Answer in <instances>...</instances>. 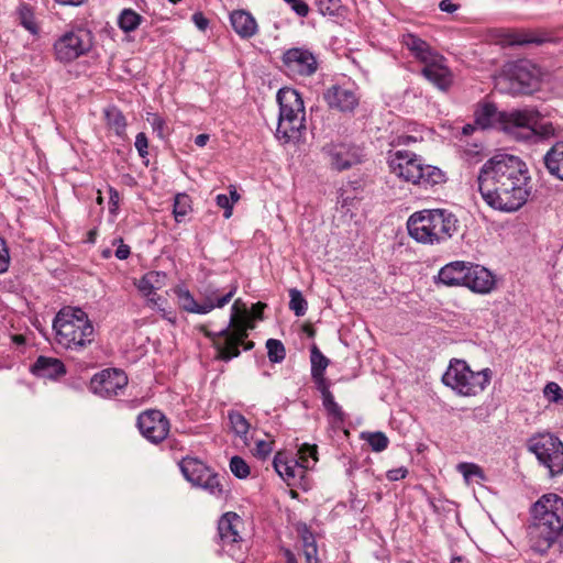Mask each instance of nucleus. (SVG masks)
<instances>
[{
  "instance_id": "1",
  "label": "nucleus",
  "mask_w": 563,
  "mask_h": 563,
  "mask_svg": "<svg viewBox=\"0 0 563 563\" xmlns=\"http://www.w3.org/2000/svg\"><path fill=\"white\" fill-rule=\"evenodd\" d=\"M477 185L487 206L506 213L523 207L532 190L527 164L520 157L506 153L496 154L483 164Z\"/></svg>"
},
{
  "instance_id": "2",
  "label": "nucleus",
  "mask_w": 563,
  "mask_h": 563,
  "mask_svg": "<svg viewBox=\"0 0 563 563\" xmlns=\"http://www.w3.org/2000/svg\"><path fill=\"white\" fill-rule=\"evenodd\" d=\"M531 517L528 529L531 549L545 553L563 529V498L556 494L541 496L531 509Z\"/></svg>"
},
{
  "instance_id": "3",
  "label": "nucleus",
  "mask_w": 563,
  "mask_h": 563,
  "mask_svg": "<svg viewBox=\"0 0 563 563\" xmlns=\"http://www.w3.org/2000/svg\"><path fill=\"white\" fill-rule=\"evenodd\" d=\"M56 343L65 350L81 352L93 341L95 328L88 314L77 307L62 308L53 320Z\"/></svg>"
},
{
  "instance_id": "4",
  "label": "nucleus",
  "mask_w": 563,
  "mask_h": 563,
  "mask_svg": "<svg viewBox=\"0 0 563 563\" xmlns=\"http://www.w3.org/2000/svg\"><path fill=\"white\" fill-rule=\"evenodd\" d=\"M457 219L444 209H424L412 213L407 221L409 235L422 244H439L457 231Z\"/></svg>"
},
{
  "instance_id": "5",
  "label": "nucleus",
  "mask_w": 563,
  "mask_h": 563,
  "mask_svg": "<svg viewBox=\"0 0 563 563\" xmlns=\"http://www.w3.org/2000/svg\"><path fill=\"white\" fill-rule=\"evenodd\" d=\"M241 299H236L231 309V317L228 327L217 333L206 332L211 338L213 345L218 352V358L230 361L240 355L239 345L243 344L245 351L252 350L254 343L252 341L244 342L247 336V330L253 329V323L249 319L246 309L239 310Z\"/></svg>"
},
{
  "instance_id": "6",
  "label": "nucleus",
  "mask_w": 563,
  "mask_h": 563,
  "mask_svg": "<svg viewBox=\"0 0 563 563\" xmlns=\"http://www.w3.org/2000/svg\"><path fill=\"white\" fill-rule=\"evenodd\" d=\"M279 114L276 137L289 143L300 139L306 130V110L301 96L296 89L284 87L276 96Z\"/></svg>"
},
{
  "instance_id": "7",
  "label": "nucleus",
  "mask_w": 563,
  "mask_h": 563,
  "mask_svg": "<svg viewBox=\"0 0 563 563\" xmlns=\"http://www.w3.org/2000/svg\"><path fill=\"white\" fill-rule=\"evenodd\" d=\"M388 164L390 172L407 183L428 187L445 180L440 168L423 164L421 157L409 151L390 152Z\"/></svg>"
},
{
  "instance_id": "8",
  "label": "nucleus",
  "mask_w": 563,
  "mask_h": 563,
  "mask_svg": "<svg viewBox=\"0 0 563 563\" xmlns=\"http://www.w3.org/2000/svg\"><path fill=\"white\" fill-rule=\"evenodd\" d=\"M492 377L490 368L474 372L464 360L454 358L443 374L442 382L462 396H476L486 388Z\"/></svg>"
},
{
  "instance_id": "9",
  "label": "nucleus",
  "mask_w": 563,
  "mask_h": 563,
  "mask_svg": "<svg viewBox=\"0 0 563 563\" xmlns=\"http://www.w3.org/2000/svg\"><path fill=\"white\" fill-rule=\"evenodd\" d=\"M317 454L316 444L305 443L298 450V459L278 452L273 461L274 468L288 486H294L303 477L306 470L314 466L318 461Z\"/></svg>"
},
{
  "instance_id": "10",
  "label": "nucleus",
  "mask_w": 563,
  "mask_h": 563,
  "mask_svg": "<svg viewBox=\"0 0 563 563\" xmlns=\"http://www.w3.org/2000/svg\"><path fill=\"white\" fill-rule=\"evenodd\" d=\"M539 77V68L530 60L521 59L506 66L504 74L497 78L496 86L512 95L526 93L537 85Z\"/></svg>"
},
{
  "instance_id": "11",
  "label": "nucleus",
  "mask_w": 563,
  "mask_h": 563,
  "mask_svg": "<svg viewBox=\"0 0 563 563\" xmlns=\"http://www.w3.org/2000/svg\"><path fill=\"white\" fill-rule=\"evenodd\" d=\"M529 450L551 476L563 473V443L551 433H540L529 440Z\"/></svg>"
},
{
  "instance_id": "12",
  "label": "nucleus",
  "mask_w": 563,
  "mask_h": 563,
  "mask_svg": "<svg viewBox=\"0 0 563 563\" xmlns=\"http://www.w3.org/2000/svg\"><path fill=\"white\" fill-rule=\"evenodd\" d=\"M92 47V36L90 32L78 29L69 31L59 36L53 46L55 58L64 64H68L84 55Z\"/></svg>"
},
{
  "instance_id": "13",
  "label": "nucleus",
  "mask_w": 563,
  "mask_h": 563,
  "mask_svg": "<svg viewBox=\"0 0 563 563\" xmlns=\"http://www.w3.org/2000/svg\"><path fill=\"white\" fill-rule=\"evenodd\" d=\"M539 114L534 110H512L501 115V129L517 141L531 142L538 131Z\"/></svg>"
},
{
  "instance_id": "14",
  "label": "nucleus",
  "mask_w": 563,
  "mask_h": 563,
  "mask_svg": "<svg viewBox=\"0 0 563 563\" xmlns=\"http://www.w3.org/2000/svg\"><path fill=\"white\" fill-rule=\"evenodd\" d=\"M184 477L192 485L207 490L209 494L220 497L223 493V484L218 474L213 473L205 463L196 457H184L179 463Z\"/></svg>"
},
{
  "instance_id": "15",
  "label": "nucleus",
  "mask_w": 563,
  "mask_h": 563,
  "mask_svg": "<svg viewBox=\"0 0 563 563\" xmlns=\"http://www.w3.org/2000/svg\"><path fill=\"white\" fill-rule=\"evenodd\" d=\"M322 154L331 169L343 172L363 162V150L350 142H330L322 146Z\"/></svg>"
},
{
  "instance_id": "16",
  "label": "nucleus",
  "mask_w": 563,
  "mask_h": 563,
  "mask_svg": "<svg viewBox=\"0 0 563 563\" xmlns=\"http://www.w3.org/2000/svg\"><path fill=\"white\" fill-rule=\"evenodd\" d=\"M284 71L292 78L310 77L318 70L316 54L307 47H291L282 55Z\"/></svg>"
},
{
  "instance_id": "17",
  "label": "nucleus",
  "mask_w": 563,
  "mask_h": 563,
  "mask_svg": "<svg viewBox=\"0 0 563 563\" xmlns=\"http://www.w3.org/2000/svg\"><path fill=\"white\" fill-rule=\"evenodd\" d=\"M128 385V376L121 369L108 368L96 374L90 380V390L103 398L117 396Z\"/></svg>"
},
{
  "instance_id": "18",
  "label": "nucleus",
  "mask_w": 563,
  "mask_h": 563,
  "mask_svg": "<svg viewBox=\"0 0 563 563\" xmlns=\"http://www.w3.org/2000/svg\"><path fill=\"white\" fill-rule=\"evenodd\" d=\"M137 428L148 441L159 443L168 435L169 421L162 411L150 409L139 415Z\"/></svg>"
},
{
  "instance_id": "19",
  "label": "nucleus",
  "mask_w": 563,
  "mask_h": 563,
  "mask_svg": "<svg viewBox=\"0 0 563 563\" xmlns=\"http://www.w3.org/2000/svg\"><path fill=\"white\" fill-rule=\"evenodd\" d=\"M242 519L235 512H225L218 522V543L222 551L231 552L235 543L242 540L239 528Z\"/></svg>"
},
{
  "instance_id": "20",
  "label": "nucleus",
  "mask_w": 563,
  "mask_h": 563,
  "mask_svg": "<svg viewBox=\"0 0 563 563\" xmlns=\"http://www.w3.org/2000/svg\"><path fill=\"white\" fill-rule=\"evenodd\" d=\"M444 62V57L437 54L424 63L421 70L424 78L442 91H446L453 81L452 73Z\"/></svg>"
},
{
  "instance_id": "21",
  "label": "nucleus",
  "mask_w": 563,
  "mask_h": 563,
  "mask_svg": "<svg viewBox=\"0 0 563 563\" xmlns=\"http://www.w3.org/2000/svg\"><path fill=\"white\" fill-rule=\"evenodd\" d=\"M323 99L331 109L341 112H353L360 101L353 89L338 85L328 88L323 93Z\"/></svg>"
},
{
  "instance_id": "22",
  "label": "nucleus",
  "mask_w": 563,
  "mask_h": 563,
  "mask_svg": "<svg viewBox=\"0 0 563 563\" xmlns=\"http://www.w3.org/2000/svg\"><path fill=\"white\" fill-rule=\"evenodd\" d=\"M500 41L505 45H542L544 43L554 42L555 40L549 32L543 30H518L504 32L501 34Z\"/></svg>"
},
{
  "instance_id": "23",
  "label": "nucleus",
  "mask_w": 563,
  "mask_h": 563,
  "mask_svg": "<svg viewBox=\"0 0 563 563\" xmlns=\"http://www.w3.org/2000/svg\"><path fill=\"white\" fill-rule=\"evenodd\" d=\"M494 286L495 278L487 268L473 263L470 264L465 287L474 292L488 294L493 290Z\"/></svg>"
},
{
  "instance_id": "24",
  "label": "nucleus",
  "mask_w": 563,
  "mask_h": 563,
  "mask_svg": "<svg viewBox=\"0 0 563 563\" xmlns=\"http://www.w3.org/2000/svg\"><path fill=\"white\" fill-rule=\"evenodd\" d=\"M470 264V262L455 261L444 265L439 271V282L446 286H465Z\"/></svg>"
},
{
  "instance_id": "25",
  "label": "nucleus",
  "mask_w": 563,
  "mask_h": 563,
  "mask_svg": "<svg viewBox=\"0 0 563 563\" xmlns=\"http://www.w3.org/2000/svg\"><path fill=\"white\" fill-rule=\"evenodd\" d=\"M238 290V286L232 284L223 291L217 286L209 284L201 291L202 306H211V311L214 308H222L231 301Z\"/></svg>"
},
{
  "instance_id": "26",
  "label": "nucleus",
  "mask_w": 563,
  "mask_h": 563,
  "mask_svg": "<svg viewBox=\"0 0 563 563\" xmlns=\"http://www.w3.org/2000/svg\"><path fill=\"white\" fill-rule=\"evenodd\" d=\"M31 371L34 375L43 378H56L66 372L60 360L47 356H38Z\"/></svg>"
},
{
  "instance_id": "27",
  "label": "nucleus",
  "mask_w": 563,
  "mask_h": 563,
  "mask_svg": "<svg viewBox=\"0 0 563 563\" xmlns=\"http://www.w3.org/2000/svg\"><path fill=\"white\" fill-rule=\"evenodd\" d=\"M233 30L243 38H250L257 32V23L251 13L239 10L231 13Z\"/></svg>"
},
{
  "instance_id": "28",
  "label": "nucleus",
  "mask_w": 563,
  "mask_h": 563,
  "mask_svg": "<svg viewBox=\"0 0 563 563\" xmlns=\"http://www.w3.org/2000/svg\"><path fill=\"white\" fill-rule=\"evenodd\" d=\"M166 278L167 275L165 273L151 271L136 280L134 285L143 296H150L166 285Z\"/></svg>"
},
{
  "instance_id": "29",
  "label": "nucleus",
  "mask_w": 563,
  "mask_h": 563,
  "mask_svg": "<svg viewBox=\"0 0 563 563\" xmlns=\"http://www.w3.org/2000/svg\"><path fill=\"white\" fill-rule=\"evenodd\" d=\"M401 43L423 64L437 55L426 41L415 34L408 33L402 35Z\"/></svg>"
},
{
  "instance_id": "30",
  "label": "nucleus",
  "mask_w": 563,
  "mask_h": 563,
  "mask_svg": "<svg viewBox=\"0 0 563 563\" xmlns=\"http://www.w3.org/2000/svg\"><path fill=\"white\" fill-rule=\"evenodd\" d=\"M504 112H499L495 104L484 103L479 106L475 111V123L482 129H488L498 126L501 129V115Z\"/></svg>"
},
{
  "instance_id": "31",
  "label": "nucleus",
  "mask_w": 563,
  "mask_h": 563,
  "mask_svg": "<svg viewBox=\"0 0 563 563\" xmlns=\"http://www.w3.org/2000/svg\"><path fill=\"white\" fill-rule=\"evenodd\" d=\"M543 159L549 173L563 180V141L556 142L545 153Z\"/></svg>"
},
{
  "instance_id": "32",
  "label": "nucleus",
  "mask_w": 563,
  "mask_h": 563,
  "mask_svg": "<svg viewBox=\"0 0 563 563\" xmlns=\"http://www.w3.org/2000/svg\"><path fill=\"white\" fill-rule=\"evenodd\" d=\"M322 395V405L334 426H341L345 421V413L341 406L334 400L333 394L324 385L320 388Z\"/></svg>"
},
{
  "instance_id": "33",
  "label": "nucleus",
  "mask_w": 563,
  "mask_h": 563,
  "mask_svg": "<svg viewBox=\"0 0 563 563\" xmlns=\"http://www.w3.org/2000/svg\"><path fill=\"white\" fill-rule=\"evenodd\" d=\"M175 294L179 307L189 313L207 314L211 311V306H202V302H198L186 288H176Z\"/></svg>"
},
{
  "instance_id": "34",
  "label": "nucleus",
  "mask_w": 563,
  "mask_h": 563,
  "mask_svg": "<svg viewBox=\"0 0 563 563\" xmlns=\"http://www.w3.org/2000/svg\"><path fill=\"white\" fill-rule=\"evenodd\" d=\"M107 126L119 137L125 136L126 120L117 107H109L104 110Z\"/></svg>"
},
{
  "instance_id": "35",
  "label": "nucleus",
  "mask_w": 563,
  "mask_h": 563,
  "mask_svg": "<svg viewBox=\"0 0 563 563\" xmlns=\"http://www.w3.org/2000/svg\"><path fill=\"white\" fill-rule=\"evenodd\" d=\"M228 419L232 432H234L236 437L246 443L250 430V423L247 419L241 412L234 410L228 412Z\"/></svg>"
},
{
  "instance_id": "36",
  "label": "nucleus",
  "mask_w": 563,
  "mask_h": 563,
  "mask_svg": "<svg viewBox=\"0 0 563 563\" xmlns=\"http://www.w3.org/2000/svg\"><path fill=\"white\" fill-rule=\"evenodd\" d=\"M144 18L132 9H123L118 16V26L124 32L135 31Z\"/></svg>"
},
{
  "instance_id": "37",
  "label": "nucleus",
  "mask_w": 563,
  "mask_h": 563,
  "mask_svg": "<svg viewBox=\"0 0 563 563\" xmlns=\"http://www.w3.org/2000/svg\"><path fill=\"white\" fill-rule=\"evenodd\" d=\"M311 375L314 379H322L323 374L329 365V358L313 345L310 350Z\"/></svg>"
},
{
  "instance_id": "38",
  "label": "nucleus",
  "mask_w": 563,
  "mask_h": 563,
  "mask_svg": "<svg viewBox=\"0 0 563 563\" xmlns=\"http://www.w3.org/2000/svg\"><path fill=\"white\" fill-rule=\"evenodd\" d=\"M18 15L20 24L25 30H27L31 34L38 33V26L35 22L33 9L29 4L21 3L18 8Z\"/></svg>"
},
{
  "instance_id": "39",
  "label": "nucleus",
  "mask_w": 563,
  "mask_h": 563,
  "mask_svg": "<svg viewBox=\"0 0 563 563\" xmlns=\"http://www.w3.org/2000/svg\"><path fill=\"white\" fill-rule=\"evenodd\" d=\"M191 211V200L186 194H177L174 199L173 214L177 222H181L183 219Z\"/></svg>"
},
{
  "instance_id": "40",
  "label": "nucleus",
  "mask_w": 563,
  "mask_h": 563,
  "mask_svg": "<svg viewBox=\"0 0 563 563\" xmlns=\"http://www.w3.org/2000/svg\"><path fill=\"white\" fill-rule=\"evenodd\" d=\"M289 308L294 311L297 317H302L306 314L308 309L307 300L303 298L302 294L298 289L289 290Z\"/></svg>"
},
{
  "instance_id": "41",
  "label": "nucleus",
  "mask_w": 563,
  "mask_h": 563,
  "mask_svg": "<svg viewBox=\"0 0 563 563\" xmlns=\"http://www.w3.org/2000/svg\"><path fill=\"white\" fill-rule=\"evenodd\" d=\"M267 355L272 363H280L286 356L284 344L276 339H268L266 341Z\"/></svg>"
},
{
  "instance_id": "42",
  "label": "nucleus",
  "mask_w": 563,
  "mask_h": 563,
  "mask_svg": "<svg viewBox=\"0 0 563 563\" xmlns=\"http://www.w3.org/2000/svg\"><path fill=\"white\" fill-rule=\"evenodd\" d=\"M363 438L366 439L367 443L375 452H382L387 449L389 440L383 432H372L367 434H363Z\"/></svg>"
},
{
  "instance_id": "43",
  "label": "nucleus",
  "mask_w": 563,
  "mask_h": 563,
  "mask_svg": "<svg viewBox=\"0 0 563 563\" xmlns=\"http://www.w3.org/2000/svg\"><path fill=\"white\" fill-rule=\"evenodd\" d=\"M318 10L323 15H340L341 0H317Z\"/></svg>"
},
{
  "instance_id": "44",
  "label": "nucleus",
  "mask_w": 563,
  "mask_h": 563,
  "mask_svg": "<svg viewBox=\"0 0 563 563\" xmlns=\"http://www.w3.org/2000/svg\"><path fill=\"white\" fill-rule=\"evenodd\" d=\"M230 470L238 478H246L250 474L247 463L240 456H233L231 459Z\"/></svg>"
},
{
  "instance_id": "45",
  "label": "nucleus",
  "mask_w": 563,
  "mask_h": 563,
  "mask_svg": "<svg viewBox=\"0 0 563 563\" xmlns=\"http://www.w3.org/2000/svg\"><path fill=\"white\" fill-rule=\"evenodd\" d=\"M459 472H461L466 481L473 477H483V472L479 466L473 463H460L457 465Z\"/></svg>"
},
{
  "instance_id": "46",
  "label": "nucleus",
  "mask_w": 563,
  "mask_h": 563,
  "mask_svg": "<svg viewBox=\"0 0 563 563\" xmlns=\"http://www.w3.org/2000/svg\"><path fill=\"white\" fill-rule=\"evenodd\" d=\"M545 397L553 402L563 400V390L556 383H549L544 387Z\"/></svg>"
},
{
  "instance_id": "47",
  "label": "nucleus",
  "mask_w": 563,
  "mask_h": 563,
  "mask_svg": "<svg viewBox=\"0 0 563 563\" xmlns=\"http://www.w3.org/2000/svg\"><path fill=\"white\" fill-rule=\"evenodd\" d=\"M216 203L219 208L224 210L223 217L225 219L231 218L232 212H233V206H232L231 199H229V196H227L224 194H219L216 197Z\"/></svg>"
},
{
  "instance_id": "48",
  "label": "nucleus",
  "mask_w": 563,
  "mask_h": 563,
  "mask_svg": "<svg viewBox=\"0 0 563 563\" xmlns=\"http://www.w3.org/2000/svg\"><path fill=\"white\" fill-rule=\"evenodd\" d=\"M554 132H555V128L553 126V124L551 122H547V123L538 122V131H536V137L532 139L531 142H537L540 139L553 136Z\"/></svg>"
},
{
  "instance_id": "49",
  "label": "nucleus",
  "mask_w": 563,
  "mask_h": 563,
  "mask_svg": "<svg viewBox=\"0 0 563 563\" xmlns=\"http://www.w3.org/2000/svg\"><path fill=\"white\" fill-rule=\"evenodd\" d=\"M10 263L9 251L4 240L0 236V274L7 272Z\"/></svg>"
},
{
  "instance_id": "50",
  "label": "nucleus",
  "mask_w": 563,
  "mask_h": 563,
  "mask_svg": "<svg viewBox=\"0 0 563 563\" xmlns=\"http://www.w3.org/2000/svg\"><path fill=\"white\" fill-rule=\"evenodd\" d=\"M134 145L139 152V155L141 157H146V155L148 154V152H147L148 141H147L145 133L140 132L136 135Z\"/></svg>"
},
{
  "instance_id": "51",
  "label": "nucleus",
  "mask_w": 563,
  "mask_h": 563,
  "mask_svg": "<svg viewBox=\"0 0 563 563\" xmlns=\"http://www.w3.org/2000/svg\"><path fill=\"white\" fill-rule=\"evenodd\" d=\"M288 4L291 5V9L299 15V16H307L309 13V7L308 4L302 0H285Z\"/></svg>"
},
{
  "instance_id": "52",
  "label": "nucleus",
  "mask_w": 563,
  "mask_h": 563,
  "mask_svg": "<svg viewBox=\"0 0 563 563\" xmlns=\"http://www.w3.org/2000/svg\"><path fill=\"white\" fill-rule=\"evenodd\" d=\"M302 551H308V547L317 548L313 534L305 527L301 531Z\"/></svg>"
},
{
  "instance_id": "53",
  "label": "nucleus",
  "mask_w": 563,
  "mask_h": 563,
  "mask_svg": "<svg viewBox=\"0 0 563 563\" xmlns=\"http://www.w3.org/2000/svg\"><path fill=\"white\" fill-rule=\"evenodd\" d=\"M191 19L199 31L205 32L207 30L209 20L201 12L194 13Z\"/></svg>"
},
{
  "instance_id": "54",
  "label": "nucleus",
  "mask_w": 563,
  "mask_h": 563,
  "mask_svg": "<svg viewBox=\"0 0 563 563\" xmlns=\"http://www.w3.org/2000/svg\"><path fill=\"white\" fill-rule=\"evenodd\" d=\"M408 474V471L407 468L405 467H397V468H393V470H389L387 472V478L389 481H399V479H402L407 476Z\"/></svg>"
},
{
  "instance_id": "55",
  "label": "nucleus",
  "mask_w": 563,
  "mask_h": 563,
  "mask_svg": "<svg viewBox=\"0 0 563 563\" xmlns=\"http://www.w3.org/2000/svg\"><path fill=\"white\" fill-rule=\"evenodd\" d=\"M300 556H303L305 563H319L318 548L308 547V551H302Z\"/></svg>"
},
{
  "instance_id": "56",
  "label": "nucleus",
  "mask_w": 563,
  "mask_h": 563,
  "mask_svg": "<svg viewBox=\"0 0 563 563\" xmlns=\"http://www.w3.org/2000/svg\"><path fill=\"white\" fill-rule=\"evenodd\" d=\"M272 452L271 443L260 440L256 442V454L260 457H266Z\"/></svg>"
},
{
  "instance_id": "57",
  "label": "nucleus",
  "mask_w": 563,
  "mask_h": 563,
  "mask_svg": "<svg viewBox=\"0 0 563 563\" xmlns=\"http://www.w3.org/2000/svg\"><path fill=\"white\" fill-rule=\"evenodd\" d=\"M119 241H120V245L115 250V257L119 260H126L131 253L130 246L126 244H123L121 239Z\"/></svg>"
},
{
  "instance_id": "58",
  "label": "nucleus",
  "mask_w": 563,
  "mask_h": 563,
  "mask_svg": "<svg viewBox=\"0 0 563 563\" xmlns=\"http://www.w3.org/2000/svg\"><path fill=\"white\" fill-rule=\"evenodd\" d=\"M147 300V305L151 307V308H157L159 310H163L162 308V303L164 301V299L158 296L156 292H154L153 295H150V296H144Z\"/></svg>"
},
{
  "instance_id": "59",
  "label": "nucleus",
  "mask_w": 563,
  "mask_h": 563,
  "mask_svg": "<svg viewBox=\"0 0 563 563\" xmlns=\"http://www.w3.org/2000/svg\"><path fill=\"white\" fill-rule=\"evenodd\" d=\"M439 8L443 12L453 13L459 9V5L453 3L451 0H442Z\"/></svg>"
},
{
  "instance_id": "60",
  "label": "nucleus",
  "mask_w": 563,
  "mask_h": 563,
  "mask_svg": "<svg viewBox=\"0 0 563 563\" xmlns=\"http://www.w3.org/2000/svg\"><path fill=\"white\" fill-rule=\"evenodd\" d=\"M88 0H54L55 3L63 7H78L86 3Z\"/></svg>"
},
{
  "instance_id": "61",
  "label": "nucleus",
  "mask_w": 563,
  "mask_h": 563,
  "mask_svg": "<svg viewBox=\"0 0 563 563\" xmlns=\"http://www.w3.org/2000/svg\"><path fill=\"white\" fill-rule=\"evenodd\" d=\"M164 124H165V123H164V121H163L161 118L155 117V118L153 119V122H152L153 129H154L155 131H157L159 135H162V133H163Z\"/></svg>"
},
{
  "instance_id": "62",
  "label": "nucleus",
  "mask_w": 563,
  "mask_h": 563,
  "mask_svg": "<svg viewBox=\"0 0 563 563\" xmlns=\"http://www.w3.org/2000/svg\"><path fill=\"white\" fill-rule=\"evenodd\" d=\"M208 141H209L208 134H199L195 139V144L199 147H202L207 144Z\"/></svg>"
},
{
  "instance_id": "63",
  "label": "nucleus",
  "mask_w": 563,
  "mask_h": 563,
  "mask_svg": "<svg viewBox=\"0 0 563 563\" xmlns=\"http://www.w3.org/2000/svg\"><path fill=\"white\" fill-rule=\"evenodd\" d=\"M284 556L286 559V563H298L296 555L288 549L284 550Z\"/></svg>"
},
{
  "instance_id": "64",
  "label": "nucleus",
  "mask_w": 563,
  "mask_h": 563,
  "mask_svg": "<svg viewBox=\"0 0 563 563\" xmlns=\"http://www.w3.org/2000/svg\"><path fill=\"white\" fill-rule=\"evenodd\" d=\"M229 199H231L232 206L240 200V195L234 186H230Z\"/></svg>"
}]
</instances>
